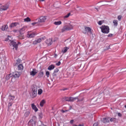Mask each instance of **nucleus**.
<instances>
[{
	"mask_svg": "<svg viewBox=\"0 0 126 126\" xmlns=\"http://www.w3.org/2000/svg\"><path fill=\"white\" fill-rule=\"evenodd\" d=\"M125 108H126V105H125Z\"/></svg>",
	"mask_w": 126,
	"mask_h": 126,
	"instance_id": "obj_52",
	"label": "nucleus"
},
{
	"mask_svg": "<svg viewBox=\"0 0 126 126\" xmlns=\"http://www.w3.org/2000/svg\"><path fill=\"white\" fill-rule=\"evenodd\" d=\"M44 126H46V125H44Z\"/></svg>",
	"mask_w": 126,
	"mask_h": 126,
	"instance_id": "obj_56",
	"label": "nucleus"
},
{
	"mask_svg": "<svg viewBox=\"0 0 126 126\" xmlns=\"http://www.w3.org/2000/svg\"><path fill=\"white\" fill-rule=\"evenodd\" d=\"M12 104H13V102L9 101L8 104V107H11V106H12Z\"/></svg>",
	"mask_w": 126,
	"mask_h": 126,
	"instance_id": "obj_37",
	"label": "nucleus"
},
{
	"mask_svg": "<svg viewBox=\"0 0 126 126\" xmlns=\"http://www.w3.org/2000/svg\"><path fill=\"white\" fill-rule=\"evenodd\" d=\"M36 20H38V23H43V22H45L47 20V16H41Z\"/></svg>",
	"mask_w": 126,
	"mask_h": 126,
	"instance_id": "obj_5",
	"label": "nucleus"
},
{
	"mask_svg": "<svg viewBox=\"0 0 126 126\" xmlns=\"http://www.w3.org/2000/svg\"><path fill=\"white\" fill-rule=\"evenodd\" d=\"M56 64L57 65V66L61 65V62H59L58 63H56Z\"/></svg>",
	"mask_w": 126,
	"mask_h": 126,
	"instance_id": "obj_43",
	"label": "nucleus"
},
{
	"mask_svg": "<svg viewBox=\"0 0 126 126\" xmlns=\"http://www.w3.org/2000/svg\"><path fill=\"white\" fill-rule=\"evenodd\" d=\"M8 28V26H7V25H4L1 27L0 29L2 31H5V30H7Z\"/></svg>",
	"mask_w": 126,
	"mask_h": 126,
	"instance_id": "obj_13",
	"label": "nucleus"
},
{
	"mask_svg": "<svg viewBox=\"0 0 126 126\" xmlns=\"http://www.w3.org/2000/svg\"><path fill=\"white\" fill-rule=\"evenodd\" d=\"M29 115H30V110H26V112L25 113V114H24V117H25V118H27L29 116Z\"/></svg>",
	"mask_w": 126,
	"mask_h": 126,
	"instance_id": "obj_20",
	"label": "nucleus"
},
{
	"mask_svg": "<svg viewBox=\"0 0 126 126\" xmlns=\"http://www.w3.org/2000/svg\"><path fill=\"white\" fill-rule=\"evenodd\" d=\"M73 25L70 24L69 25H65L62 29V32H63L65 31H69L70 30H72L73 29Z\"/></svg>",
	"mask_w": 126,
	"mask_h": 126,
	"instance_id": "obj_3",
	"label": "nucleus"
},
{
	"mask_svg": "<svg viewBox=\"0 0 126 126\" xmlns=\"http://www.w3.org/2000/svg\"><path fill=\"white\" fill-rule=\"evenodd\" d=\"M24 22H30V21H31V19L28 17L24 19Z\"/></svg>",
	"mask_w": 126,
	"mask_h": 126,
	"instance_id": "obj_26",
	"label": "nucleus"
},
{
	"mask_svg": "<svg viewBox=\"0 0 126 126\" xmlns=\"http://www.w3.org/2000/svg\"><path fill=\"white\" fill-rule=\"evenodd\" d=\"M12 76H13L15 78H18V77L20 76V73L17 71L14 72L13 74H12Z\"/></svg>",
	"mask_w": 126,
	"mask_h": 126,
	"instance_id": "obj_10",
	"label": "nucleus"
},
{
	"mask_svg": "<svg viewBox=\"0 0 126 126\" xmlns=\"http://www.w3.org/2000/svg\"><path fill=\"white\" fill-rule=\"evenodd\" d=\"M10 77H12V74H8L6 76L5 79H6V80H9V79L10 78Z\"/></svg>",
	"mask_w": 126,
	"mask_h": 126,
	"instance_id": "obj_25",
	"label": "nucleus"
},
{
	"mask_svg": "<svg viewBox=\"0 0 126 126\" xmlns=\"http://www.w3.org/2000/svg\"><path fill=\"white\" fill-rule=\"evenodd\" d=\"M46 75L47 77H49L50 76V72L49 71H46Z\"/></svg>",
	"mask_w": 126,
	"mask_h": 126,
	"instance_id": "obj_35",
	"label": "nucleus"
},
{
	"mask_svg": "<svg viewBox=\"0 0 126 126\" xmlns=\"http://www.w3.org/2000/svg\"><path fill=\"white\" fill-rule=\"evenodd\" d=\"M69 16H70V13H69L67 15H65L63 17V18H64V19L68 18V17H69Z\"/></svg>",
	"mask_w": 126,
	"mask_h": 126,
	"instance_id": "obj_33",
	"label": "nucleus"
},
{
	"mask_svg": "<svg viewBox=\"0 0 126 126\" xmlns=\"http://www.w3.org/2000/svg\"><path fill=\"white\" fill-rule=\"evenodd\" d=\"M39 24V22H34V23H32V25L34 26V25H35V24Z\"/></svg>",
	"mask_w": 126,
	"mask_h": 126,
	"instance_id": "obj_42",
	"label": "nucleus"
},
{
	"mask_svg": "<svg viewBox=\"0 0 126 126\" xmlns=\"http://www.w3.org/2000/svg\"><path fill=\"white\" fill-rule=\"evenodd\" d=\"M118 117H122V114H121V113H118Z\"/></svg>",
	"mask_w": 126,
	"mask_h": 126,
	"instance_id": "obj_47",
	"label": "nucleus"
},
{
	"mask_svg": "<svg viewBox=\"0 0 126 126\" xmlns=\"http://www.w3.org/2000/svg\"><path fill=\"white\" fill-rule=\"evenodd\" d=\"M38 73V70L36 68H33L32 71L30 72L31 76H35Z\"/></svg>",
	"mask_w": 126,
	"mask_h": 126,
	"instance_id": "obj_7",
	"label": "nucleus"
},
{
	"mask_svg": "<svg viewBox=\"0 0 126 126\" xmlns=\"http://www.w3.org/2000/svg\"><path fill=\"white\" fill-rule=\"evenodd\" d=\"M55 68V65L53 64L50 65L48 67V70H53Z\"/></svg>",
	"mask_w": 126,
	"mask_h": 126,
	"instance_id": "obj_22",
	"label": "nucleus"
},
{
	"mask_svg": "<svg viewBox=\"0 0 126 126\" xmlns=\"http://www.w3.org/2000/svg\"><path fill=\"white\" fill-rule=\"evenodd\" d=\"M17 32L16 30H14V32Z\"/></svg>",
	"mask_w": 126,
	"mask_h": 126,
	"instance_id": "obj_51",
	"label": "nucleus"
},
{
	"mask_svg": "<svg viewBox=\"0 0 126 126\" xmlns=\"http://www.w3.org/2000/svg\"><path fill=\"white\" fill-rule=\"evenodd\" d=\"M118 19L119 21H121V20H122V16L121 15L118 16Z\"/></svg>",
	"mask_w": 126,
	"mask_h": 126,
	"instance_id": "obj_38",
	"label": "nucleus"
},
{
	"mask_svg": "<svg viewBox=\"0 0 126 126\" xmlns=\"http://www.w3.org/2000/svg\"><path fill=\"white\" fill-rule=\"evenodd\" d=\"M7 9H8V5H3L0 7V11L7 10Z\"/></svg>",
	"mask_w": 126,
	"mask_h": 126,
	"instance_id": "obj_8",
	"label": "nucleus"
},
{
	"mask_svg": "<svg viewBox=\"0 0 126 126\" xmlns=\"http://www.w3.org/2000/svg\"><path fill=\"white\" fill-rule=\"evenodd\" d=\"M84 100V98H82L81 99H78V102H82V101H83Z\"/></svg>",
	"mask_w": 126,
	"mask_h": 126,
	"instance_id": "obj_41",
	"label": "nucleus"
},
{
	"mask_svg": "<svg viewBox=\"0 0 126 126\" xmlns=\"http://www.w3.org/2000/svg\"><path fill=\"white\" fill-rule=\"evenodd\" d=\"M33 118H36V117L35 116H33Z\"/></svg>",
	"mask_w": 126,
	"mask_h": 126,
	"instance_id": "obj_54",
	"label": "nucleus"
},
{
	"mask_svg": "<svg viewBox=\"0 0 126 126\" xmlns=\"http://www.w3.org/2000/svg\"><path fill=\"white\" fill-rule=\"evenodd\" d=\"M70 123L71 124H73V120H71V121H70Z\"/></svg>",
	"mask_w": 126,
	"mask_h": 126,
	"instance_id": "obj_49",
	"label": "nucleus"
},
{
	"mask_svg": "<svg viewBox=\"0 0 126 126\" xmlns=\"http://www.w3.org/2000/svg\"><path fill=\"white\" fill-rule=\"evenodd\" d=\"M113 23L114 26H118V20H113Z\"/></svg>",
	"mask_w": 126,
	"mask_h": 126,
	"instance_id": "obj_31",
	"label": "nucleus"
},
{
	"mask_svg": "<svg viewBox=\"0 0 126 126\" xmlns=\"http://www.w3.org/2000/svg\"><path fill=\"white\" fill-rule=\"evenodd\" d=\"M67 50H69V47H64L62 50V52L64 54L67 52Z\"/></svg>",
	"mask_w": 126,
	"mask_h": 126,
	"instance_id": "obj_18",
	"label": "nucleus"
},
{
	"mask_svg": "<svg viewBox=\"0 0 126 126\" xmlns=\"http://www.w3.org/2000/svg\"><path fill=\"white\" fill-rule=\"evenodd\" d=\"M78 99V97H70V102H74V101H75V100Z\"/></svg>",
	"mask_w": 126,
	"mask_h": 126,
	"instance_id": "obj_24",
	"label": "nucleus"
},
{
	"mask_svg": "<svg viewBox=\"0 0 126 126\" xmlns=\"http://www.w3.org/2000/svg\"><path fill=\"white\" fill-rule=\"evenodd\" d=\"M17 62L18 63H20V62H21V60L20 59H18L17 60Z\"/></svg>",
	"mask_w": 126,
	"mask_h": 126,
	"instance_id": "obj_45",
	"label": "nucleus"
},
{
	"mask_svg": "<svg viewBox=\"0 0 126 126\" xmlns=\"http://www.w3.org/2000/svg\"><path fill=\"white\" fill-rule=\"evenodd\" d=\"M43 76H44V71H41L38 73V77L41 78V77H43Z\"/></svg>",
	"mask_w": 126,
	"mask_h": 126,
	"instance_id": "obj_23",
	"label": "nucleus"
},
{
	"mask_svg": "<svg viewBox=\"0 0 126 126\" xmlns=\"http://www.w3.org/2000/svg\"><path fill=\"white\" fill-rule=\"evenodd\" d=\"M93 126H99V124H98V123H94Z\"/></svg>",
	"mask_w": 126,
	"mask_h": 126,
	"instance_id": "obj_44",
	"label": "nucleus"
},
{
	"mask_svg": "<svg viewBox=\"0 0 126 126\" xmlns=\"http://www.w3.org/2000/svg\"><path fill=\"white\" fill-rule=\"evenodd\" d=\"M58 56V55H57V54H54V58H57V57Z\"/></svg>",
	"mask_w": 126,
	"mask_h": 126,
	"instance_id": "obj_48",
	"label": "nucleus"
},
{
	"mask_svg": "<svg viewBox=\"0 0 126 126\" xmlns=\"http://www.w3.org/2000/svg\"><path fill=\"white\" fill-rule=\"evenodd\" d=\"M35 0V1H37V0Z\"/></svg>",
	"mask_w": 126,
	"mask_h": 126,
	"instance_id": "obj_55",
	"label": "nucleus"
},
{
	"mask_svg": "<svg viewBox=\"0 0 126 126\" xmlns=\"http://www.w3.org/2000/svg\"><path fill=\"white\" fill-rule=\"evenodd\" d=\"M42 0V1H44V0Z\"/></svg>",
	"mask_w": 126,
	"mask_h": 126,
	"instance_id": "obj_53",
	"label": "nucleus"
},
{
	"mask_svg": "<svg viewBox=\"0 0 126 126\" xmlns=\"http://www.w3.org/2000/svg\"><path fill=\"white\" fill-rule=\"evenodd\" d=\"M100 29L101 30L102 33L104 34L110 33V28L108 26L102 25Z\"/></svg>",
	"mask_w": 126,
	"mask_h": 126,
	"instance_id": "obj_2",
	"label": "nucleus"
},
{
	"mask_svg": "<svg viewBox=\"0 0 126 126\" xmlns=\"http://www.w3.org/2000/svg\"><path fill=\"white\" fill-rule=\"evenodd\" d=\"M102 122L104 124H108V123H110V117L102 119Z\"/></svg>",
	"mask_w": 126,
	"mask_h": 126,
	"instance_id": "obj_11",
	"label": "nucleus"
},
{
	"mask_svg": "<svg viewBox=\"0 0 126 126\" xmlns=\"http://www.w3.org/2000/svg\"><path fill=\"white\" fill-rule=\"evenodd\" d=\"M44 40H46V37L42 36V37H40L39 38L33 41V44L36 45V44H38V43H41V42H42V41H44Z\"/></svg>",
	"mask_w": 126,
	"mask_h": 126,
	"instance_id": "obj_4",
	"label": "nucleus"
},
{
	"mask_svg": "<svg viewBox=\"0 0 126 126\" xmlns=\"http://www.w3.org/2000/svg\"><path fill=\"white\" fill-rule=\"evenodd\" d=\"M110 122H115V121H116V119L114 118H111L110 119Z\"/></svg>",
	"mask_w": 126,
	"mask_h": 126,
	"instance_id": "obj_39",
	"label": "nucleus"
},
{
	"mask_svg": "<svg viewBox=\"0 0 126 126\" xmlns=\"http://www.w3.org/2000/svg\"><path fill=\"white\" fill-rule=\"evenodd\" d=\"M43 93V90L41 89L38 90V95H41Z\"/></svg>",
	"mask_w": 126,
	"mask_h": 126,
	"instance_id": "obj_32",
	"label": "nucleus"
},
{
	"mask_svg": "<svg viewBox=\"0 0 126 126\" xmlns=\"http://www.w3.org/2000/svg\"><path fill=\"white\" fill-rule=\"evenodd\" d=\"M54 24H55V25H61V24H62V21H56L55 22Z\"/></svg>",
	"mask_w": 126,
	"mask_h": 126,
	"instance_id": "obj_30",
	"label": "nucleus"
},
{
	"mask_svg": "<svg viewBox=\"0 0 126 126\" xmlns=\"http://www.w3.org/2000/svg\"><path fill=\"white\" fill-rule=\"evenodd\" d=\"M67 110H66V111L63 110L62 113H65V112H67Z\"/></svg>",
	"mask_w": 126,
	"mask_h": 126,
	"instance_id": "obj_50",
	"label": "nucleus"
},
{
	"mask_svg": "<svg viewBox=\"0 0 126 126\" xmlns=\"http://www.w3.org/2000/svg\"><path fill=\"white\" fill-rule=\"evenodd\" d=\"M27 30V27H23L19 31V33L21 34H24L25 31Z\"/></svg>",
	"mask_w": 126,
	"mask_h": 126,
	"instance_id": "obj_9",
	"label": "nucleus"
},
{
	"mask_svg": "<svg viewBox=\"0 0 126 126\" xmlns=\"http://www.w3.org/2000/svg\"><path fill=\"white\" fill-rule=\"evenodd\" d=\"M58 72H59V69L56 68L54 70V72L52 74L53 77H55V76H57V73H58Z\"/></svg>",
	"mask_w": 126,
	"mask_h": 126,
	"instance_id": "obj_19",
	"label": "nucleus"
},
{
	"mask_svg": "<svg viewBox=\"0 0 126 126\" xmlns=\"http://www.w3.org/2000/svg\"><path fill=\"white\" fill-rule=\"evenodd\" d=\"M35 35L36 34H35L34 32H32V33L28 32V37H29V38H34Z\"/></svg>",
	"mask_w": 126,
	"mask_h": 126,
	"instance_id": "obj_15",
	"label": "nucleus"
},
{
	"mask_svg": "<svg viewBox=\"0 0 126 126\" xmlns=\"http://www.w3.org/2000/svg\"><path fill=\"white\" fill-rule=\"evenodd\" d=\"M46 103V101L45 99L42 100L40 102V107H43L44 106V104Z\"/></svg>",
	"mask_w": 126,
	"mask_h": 126,
	"instance_id": "obj_27",
	"label": "nucleus"
},
{
	"mask_svg": "<svg viewBox=\"0 0 126 126\" xmlns=\"http://www.w3.org/2000/svg\"><path fill=\"white\" fill-rule=\"evenodd\" d=\"M113 36V34L110 33L108 35V37H112Z\"/></svg>",
	"mask_w": 126,
	"mask_h": 126,
	"instance_id": "obj_46",
	"label": "nucleus"
},
{
	"mask_svg": "<svg viewBox=\"0 0 126 126\" xmlns=\"http://www.w3.org/2000/svg\"><path fill=\"white\" fill-rule=\"evenodd\" d=\"M18 69L19 70H23V65L22 64H20L18 65Z\"/></svg>",
	"mask_w": 126,
	"mask_h": 126,
	"instance_id": "obj_28",
	"label": "nucleus"
},
{
	"mask_svg": "<svg viewBox=\"0 0 126 126\" xmlns=\"http://www.w3.org/2000/svg\"><path fill=\"white\" fill-rule=\"evenodd\" d=\"M29 124L32 126H36V123L32 119L29 121Z\"/></svg>",
	"mask_w": 126,
	"mask_h": 126,
	"instance_id": "obj_12",
	"label": "nucleus"
},
{
	"mask_svg": "<svg viewBox=\"0 0 126 126\" xmlns=\"http://www.w3.org/2000/svg\"><path fill=\"white\" fill-rule=\"evenodd\" d=\"M18 24V23H17V22L11 23L9 27H10V28H13V27H16V26H17Z\"/></svg>",
	"mask_w": 126,
	"mask_h": 126,
	"instance_id": "obj_16",
	"label": "nucleus"
},
{
	"mask_svg": "<svg viewBox=\"0 0 126 126\" xmlns=\"http://www.w3.org/2000/svg\"><path fill=\"white\" fill-rule=\"evenodd\" d=\"M82 32L84 34H86V33H87V31H86V29L85 27V28L83 30Z\"/></svg>",
	"mask_w": 126,
	"mask_h": 126,
	"instance_id": "obj_36",
	"label": "nucleus"
},
{
	"mask_svg": "<svg viewBox=\"0 0 126 126\" xmlns=\"http://www.w3.org/2000/svg\"><path fill=\"white\" fill-rule=\"evenodd\" d=\"M15 98V97H14V96H12V95H10L9 96V102H13V100H14V99Z\"/></svg>",
	"mask_w": 126,
	"mask_h": 126,
	"instance_id": "obj_21",
	"label": "nucleus"
},
{
	"mask_svg": "<svg viewBox=\"0 0 126 126\" xmlns=\"http://www.w3.org/2000/svg\"><path fill=\"white\" fill-rule=\"evenodd\" d=\"M10 46H12L13 47H14V48H13V49L15 48V50L17 51V49H18V44L16 43V42L12 41L10 42Z\"/></svg>",
	"mask_w": 126,
	"mask_h": 126,
	"instance_id": "obj_6",
	"label": "nucleus"
},
{
	"mask_svg": "<svg viewBox=\"0 0 126 126\" xmlns=\"http://www.w3.org/2000/svg\"><path fill=\"white\" fill-rule=\"evenodd\" d=\"M86 28V30L87 31V32H90V33H92L91 32V28L90 27H85Z\"/></svg>",
	"mask_w": 126,
	"mask_h": 126,
	"instance_id": "obj_29",
	"label": "nucleus"
},
{
	"mask_svg": "<svg viewBox=\"0 0 126 126\" xmlns=\"http://www.w3.org/2000/svg\"><path fill=\"white\" fill-rule=\"evenodd\" d=\"M64 100H65V101H67V102H70V97H64Z\"/></svg>",
	"mask_w": 126,
	"mask_h": 126,
	"instance_id": "obj_34",
	"label": "nucleus"
},
{
	"mask_svg": "<svg viewBox=\"0 0 126 126\" xmlns=\"http://www.w3.org/2000/svg\"><path fill=\"white\" fill-rule=\"evenodd\" d=\"M8 37H10V36H8Z\"/></svg>",
	"mask_w": 126,
	"mask_h": 126,
	"instance_id": "obj_57",
	"label": "nucleus"
},
{
	"mask_svg": "<svg viewBox=\"0 0 126 126\" xmlns=\"http://www.w3.org/2000/svg\"><path fill=\"white\" fill-rule=\"evenodd\" d=\"M32 110H34V112H38V109L34 103L32 104Z\"/></svg>",
	"mask_w": 126,
	"mask_h": 126,
	"instance_id": "obj_17",
	"label": "nucleus"
},
{
	"mask_svg": "<svg viewBox=\"0 0 126 126\" xmlns=\"http://www.w3.org/2000/svg\"><path fill=\"white\" fill-rule=\"evenodd\" d=\"M46 43H47L49 46H51V45L53 44V40L52 39V38H49L48 39H47L46 40Z\"/></svg>",
	"mask_w": 126,
	"mask_h": 126,
	"instance_id": "obj_14",
	"label": "nucleus"
},
{
	"mask_svg": "<svg viewBox=\"0 0 126 126\" xmlns=\"http://www.w3.org/2000/svg\"><path fill=\"white\" fill-rule=\"evenodd\" d=\"M32 89V90L30 94L32 98H35V97H37V91L38 90V87L37 86L35 85H33Z\"/></svg>",
	"mask_w": 126,
	"mask_h": 126,
	"instance_id": "obj_1",
	"label": "nucleus"
},
{
	"mask_svg": "<svg viewBox=\"0 0 126 126\" xmlns=\"http://www.w3.org/2000/svg\"><path fill=\"white\" fill-rule=\"evenodd\" d=\"M102 24H103V22H102V21H98V25H102Z\"/></svg>",
	"mask_w": 126,
	"mask_h": 126,
	"instance_id": "obj_40",
	"label": "nucleus"
}]
</instances>
